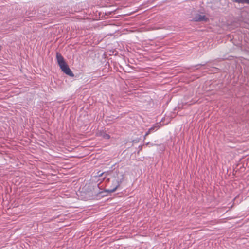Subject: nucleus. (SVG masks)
<instances>
[{"instance_id":"f257e3e1","label":"nucleus","mask_w":249,"mask_h":249,"mask_svg":"<svg viewBox=\"0 0 249 249\" xmlns=\"http://www.w3.org/2000/svg\"><path fill=\"white\" fill-rule=\"evenodd\" d=\"M105 2L101 4L103 7H111L112 9L110 11H106L109 14L116 11L122 8H125L130 5V0H101Z\"/></svg>"},{"instance_id":"f03ea898","label":"nucleus","mask_w":249,"mask_h":249,"mask_svg":"<svg viewBox=\"0 0 249 249\" xmlns=\"http://www.w3.org/2000/svg\"><path fill=\"white\" fill-rule=\"evenodd\" d=\"M56 59L61 71L71 77H73L74 74L65 61L63 57L59 53H56Z\"/></svg>"},{"instance_id":"7ed1b4c3","label":"nucleus","mask_w":249,"mask_h":249,"mask_svg":"<svg viewBox=\"0 0 249 249\" xmlns=\"http://www.w3.org/2000/svg\"><path fill=\"white\" fill-rule=\"evenodd\" d=\"M116 177H115L114 180L113 181V188L111 189L110 192H115L117 189L120 186L123 182L124 178V175L122 173H116Z\"/></svg>"},{"instance_id":"20e7f679","label":"nucleus","mask_w":249,"mask_h":249,"mask_svg":"<svg viewBox=\"0 0 249 249\" xmlns=\"http://www.w3.org/2000/svg\"><path fill=\"white\" fill-rule=\"evenodd\" d=\"M111 173V171H109L104 172H101L100 171H99L96 174V175H95V177L99 178H100L98 179V180L100 181V182H102L106 178L107 176L110 175Z\"/></svg>"},{"instance_id":"39448f33","label":"nucleus","mask_w":249,"mask_h":249,"mask_svg":"<svg viewBox=\"0 0 249 249\" xmlns=\"http://www.w3.org/2000/svg\"><path fill=\"white\" fill-rule=\"evenodd\" d=\"M111 190V189H106V190H104V191H99L98 193V196H101V197H104L105 196H107L108 193H113V192H110L109 191Z\"/></svg>"},{"instance_id":"423d86ee","label":"nucleus","mask_w":249,"mask_h":249,"mask_svg":"<svg viewBox=\"0 0 249 249\" xmlns=\"http://www.w3.org/2000/svg\"><path fill=\"white\" fill-rule=\"evenodd\" d=\"M206 17L205 16L197 15L194 18V20L196 21H200L205 20Z\"/></svg>"},{"instance_id":"0eeeda50","label":"nucleus","mask_w":249,"mask_h":249,"mask_svg":"<svg viewBox=\"0 0 249 249\" xmlns=\"http://www.w3.org/2000/svg\"><path fill=\"white\" fill-rule=\"evenodd\" d=\"M103 137L106 139H109L110 137L108 134H106V133H104L103 134Z\"/></svg>"},{"instance_id":"6e6552de","label":"nucleus","mask_w":249,"mask_h":249,"mask_svg":"<svg viewBox=\"0 0 249 249\" xmlns=\"http://www.w3.org/2000/svg\"><path fill=\"white\" fill-rule=\"evenodd\" d=\"M154 130V128L151 127L149 129V130L145 133V136L148 135L152 131H153Z\"/></svg>"},{"instance_id":"1a4fd4ad","label":"nucleus","mask_w":249,"mask_h":249,"mask_svg":"<svg viewBox=\"0 0 249 249\" xmlns=\"http://www.w3.org/2000/svg\"><path fill=\"white\" fill-rule=\"evenodd\" d=\"M246 4H249V0H246Z\"/></svg>"},{"instance_id":"9d476101","label":"nucleus","mask_w":249,"mask_h":249,"mask_svg":"<svg viewBox=\"0 0 249 249\" xmlns=\"http://www.w3.org/2000/svg\"><path fill=\"white\" fill-rule=\"evenodd\" d=\"M148 144H150V143L149 142H148L146 144V145H148Z\"/></svg>"}]
</instances>
